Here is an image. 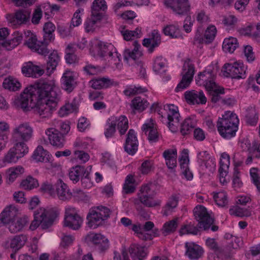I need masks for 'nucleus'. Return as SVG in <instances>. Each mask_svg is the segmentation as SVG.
Masks as SVG:
<instances>
[{
    "mask_svg": "<svg viewBox=\"0 0 260 260\" xmlns=\"http://www.w3.org/2000/svg\"><path fill=\"white\" fill-rule=\"evenodd\" d=\"M52 81H39L26 87L13 103L24 111L35 108L40 117L49 118L56 109L59 94Z\"/></svg>",
    "mask_w": 260,
    "mask_h": 260,
    "instance_id": "1",
    "label": "nucleus"
},
{
    "mask_svg": "<svg viewBox=\"0 0 260 260\" xmlns=\"http://www.w3.org/2000/svg\"><path fill=\"white\" fill-rule=\"evenodd\" d=\"M239 119L236 114L226 111L219 117L217 121V128L220 136L230 139L236 135L238 129Z\"/></svg>",
    "mask_w": 260,
    "mask_h": 260,
    "instance_id": "2",
    "label": "nucleus"
},
{
    "mask_svg": "<svg viewBox=\"0 0 260 260\" xmlns=\"http://www.w3.org/2000/svg\"><path fill=\"white\" fill-rule=\"evenodd\" d=\"M57 215V212L52 209L40 208L34 212V219L29 229L34 231L40 225L43 230H46L52 225Z\"/></svg>",
    "mask_w": 260,
    "mask_h": 260,
    "instance_id": "3",
    "label": "nucleus"
},
{
    "mask_svg": "<svg viewBox=\"0 0 260 260\" xmlns=\"http://www.w3.org/2000/svg\"><path fill=\"white\" fill-rule=\"evenodd\" d=\"M111 211L105 206L92 208L87 215V224L89 227L95 229L102 225L109 217Z\"/></svg>",
    "mask_w": 260,
    "mask_h": 260,
    "instance_id": "4",
    "label": "nucleus"
},
{
    "mask_svg": "<svg viewBox=\"0 0 260 260\" xmlns=\"http://www.w3.org/2000/svg\"><path fill=\"white\" fill-rule=\"evenodd\" d=\"M193 212L195 219L198 221L199 228L207 231L211 227L213 232L218 231V226L213 225L214 220L208 213L205 207L199 205L194 209Z\"/></svg>",
    "mask_w": 260,
    "mask_h": 260,
    "instance_id": "5",
    "label": "nucleus"
},
{
    "mask_svg": "<svg viewBox=\"0 0 260 260\" xmlns=\"http://www.w3.org/2000/svg\"><path fill=\"white\" fill-rule=\"evenodd\" d=\"M155 195L154 185L152 182H149L141 186L138 193V198L140 202L145 206L153 207L160 204V201L153 199Z\"/></svg>",
    "mask_w": 260,
    "mask_h": 260,
    "instance_id": "6",
    "label": "nucleus"
},
{
    "mask_svg": "<svg viewBox=\"0 0 260 260\" xmlns=\"http://www.w3.org/2000/svg\"><path fill=\"white\" fill-rule=\"evenodd\" d=\"M96 47L101 55L103 57L108 56L110 58L109 61H111V63H113L116 68L121 65L120 58L121 55L116 51L113 45L100 41L98 42Z\"/></svg>",
    "mask_w": 260,
    "mask_h": 260,
    "instance_id": "7",
    "label": "nucleus"
},
{
    "mask_svg": "<svg viewBox=\"0 0 260 260\" xmlns=\"http://www.w3.org/2000/svg\"><path fill=\"white\" fill-rule=\"evenodd\" d=\"M216 74V69L213 67H209L205 71L198 74L196 79L197 83L200 85H203L206 90L212 88V87L217 85L215 82Z\"/></svg>",
    "mask_w": 260,
    "mask_h": 260,
    "instance_id": "8",
    "label": "nucleus"
},
{
    "mask_svg": "<svg viewBox=\"0 0 260 260\" xmlns=\"http://www.w3.org/2000/svg\"><path fill=\"white\" fill-rule=\"evenodd\" d=\"M194 74V65L189 61L185 62L181 73L182 77L175 88V91L179 92L188 87L193 80Z\"/></svg>",
    "mask_w": 260,
    "mask_h": 260,
    "instance_id": "9",
    "label": "nucleus"
},
{
    "mask_svg": "<svg viewBox=\"0 0 260 260\" xmlns=\"http://www.w3.org/2000/svg\"><path fill=\"white\" fill-rule=\"evenodd\" d=\"M26 39L25 44L30 49L35 50L40 54L46 56L49 53V50L44 41H38L36 35L28 31L25 33Z\"/></svg>",
    "mask_w": 260,
    "mask_h": 260,
    "instance_id": "10",
    "label": "nucleus"
},
{
    "mask_svg": "<svg viewBox=\"0 0 260 260\" xmlns=\"http://www.w3.org/2000/svg\"><path fill=\"white\" fill-rule=\"evenodd\" d=\"M32 132V128L28 123H21L13 129L12 141L13 142H26L31 139Z\"/></svg>",
    "mask_w": 260,
    "mask_h": 260,
    "instance_id": "11",
    "label": "nucleus"
},
{
    "mask_svg": "<svg viewBox=\"0 0 260 260\" xmlns=\"http://www.w3.org/2000/svg\"><path fill=\"white\" fill-rule=\"evenodd\" d=\"M223 69L224 75L226 77L235 79L245 78L246 70L243 63H227L224 65Z\"/></svg>",
    "mask_w": 260,
    "mask_h": 260,
    "instance_id": "12",
    "label": "nucleus"
},
{
    "mask_svg": "<svg viewBox=\"0 0 260 260\" xmlns=\"http://www.w3.org/2000/svg\"><path fill=\"white\" fill-rule=\"evenodd\" d=\"M167 111V122L169 129L172 132H176L180 125V115L178 108L174 105H168L164 106Z\"/></svg>",
    "mask_w": 260,
    "mask_h": 260,
    "instance_id": "13",
    "label": "nucleus"
},
{
    "mask_svg": "<svg viewBox=\"0 0 260 260\" xmlns=\"http://www.w3.org/2000/svg\"><path fill=\"white\" fill-rule=\"evenodd\" d=\"M165 5L170 8L173 12L180 16H188L190 5L188 0H165Z\"/></svg>",
    "mask_w": 260,
    "mask_h": 260,
    "instance_id": "14",
    "label": "nucleus"
},
{
    "mask_svg": "<svg viewBox=\"0 0 260 260\" xmlns=\"http://www.w3.org/2000/svg\"><path fill=\"white\" fill-rule=\"evenodd\" d=\"M86 239L101 252H104L109 248L108 239L101 234L90 233L86 236Z\"/></svg>",
    "mask_w": 260,
    "mask_h": 260,
    "instance_id": "15",
    "label": "nucleus"
},
{
    "mask_svg": "<svg viewBox=\"0 0 260 260\" xmlns=\"http://www.w3.org/2000/svg\"><path fill=\"white\" fill-rule=\"evenodd\" d=\"M139 142L136 133L133 129H130L126 136L124 143V151L128 154L133 155L138 151Z\"/></svg>",
    "mask_w": 260,
    "mask_h": 260,
    "instance_id": "16",
    "label": "nucleus"
},
{
    "mask_svg": "<svg viewBox=\"0 0 260 260\" xmlns=\"http://www.w3.org/2000/svg\"><path fill=\"white\" fill-rule=\"evenodd\" d=\"M45 133L51 145L57 148L63 147L65 142L64 138L58 130L55 128H49L46 130Z\"/></svg>",
    "mask_w": 260,
    "mask_h": 260,
    "instance_id": "17",
    "label": "nucleus"
},
{
    "mask_svg": "<svg viewBox=\"0 0 260 260\" xmlns=\"http://www.w3.org/2000/svg\"><path fill=\"white\" fill-rule=\"evenodd\" d=\"M184 97L189 104H205L207 98L202 90L197 91L194 90L186 91L184 93Z\"/></svg>",
    "mask_w": 260,
    "mask_h": 260,
    "instance_id": "18",
    "label": "nucleus"
},
{
    "mask_svg": "<svg viewBox=\"0 0 260 260\" xmlns=\"http://www.w3.org/2000/svg\"><path fill=\"white\" fill-rule=\"evenodd\" d=\"M26 241L25 235H18L6 241L4 246L6 249L11 248L13 252H16L25 245Z\"/></svg>",
    "mask_w": 260,
    "mask_h": 260,
    "instance_id": "19",
    "label": "nucleus"
},
{
    "mask_svg": "<svg viewBox=\"0 0 260 260\" xmlns=\"http://www.w3.org/2000/svg\"><path fill=\"white\" fill-rule=\"evenodd\" d=\"M77 83L73 72L66 71L61 77V87L68 93L71 92L76 87Z\"/></svg>",
    "mask_w": 260,
    "mask_h": 260,
    "instance_id": "20",
    "label": "nucleus"
},
{
    "mask_svg": "<svg viewBox=\"0 0 260 260\" xmlns=\"http://www.w3.org/2000/svg\"><path fill=\"white\" fill-rule=\"evenodd\" d=\"M19 214L18 209L13 205L6 207L0 214V220L4 224H8L16 219Z\"/></svg>",
    "mask_w": 260,
    "mask_h": 260,
    "instance_id": "21",
    "label": "nucleus"
},
{
    "mask_svg": "<svg viewBox=\"0 0 260 260\" xmlns=\"http://www.w3.org/2000/svg\"><path fill=\"white\" fill-rule=\"evenodd\" d=\"M22 73L26 77L38 78L42 76L44 71L39 66L34 64L31 62H25L21 69Z\"/></svg>",
    "mask_w": 260,
    "mask_h": 260,
    "instance_id": "22",
    "label": "nucleus"
},
{
    "mask_svg": "<svg viewBox=\"0 0 260 260\" xmlns=\"http://www.w3.org/2000/svg\"><path fill=\"white\" fill-rule=\"evenodd\" d=\"M185 254L190 259H198L201 257L204 253L203 248L198 244L192 242L185 243Z\"/></svg>",
    "mask_w": 260,
    "mask_h": 260,
    "instance_id": "23",
    "label": "nucleus"
},
{
    "mask_svg": "<svg viewBox=\"0 0 260 260\" xmlns=\"http://www.w3.org/2000/svg\"><path fill=\"white\" fill-rule=\"evenodd\" d=\"M161 42L160 35L157 30H153L149 38L144 39L143 45L148 48L149 53H152L155 47L158 46Z\"/></svg>",
    "mask_w": 260,
    "mask_h": 260,
    "instance_id": "24",
    "label": "nucleus"
},
{
    "mask_svg": "<svg viewBox=\"0 0 260 260\" xmlns=\"http://www.w3.org/2000/svg\"><path fill=\"white\" fill-rule=\"evenodd\" d=\"M128 251L133 260H144L147 255L146 248L138 244H131Z\"/></svg>",
    "mask_w": 260,
    "mask_h": 260,
    "instance_id": "25",
    "label": "nucleus"
},
{
    "mask_svg": "<svg viewBox=\"0 0 260 260\" xmlns=\"http://www.w3.org/2000/svg\"><path fill=\"white\" fill-rule=\"evenodd\" d=\"M56 191L58 198L62 201H67L71 199L72 192L68 186L61 179H58L55 184Z\"/></svg>",
    "mask_w": 260,
    "mask_h": 260,
    "instance_id": "26",
    "label": "nucleus"
},
{
    "mask_svg": "<svg viewBox=\"0 0 260 260\" xmlns=\"http://www.w3.org/2000/svg\"><path fill=\"white\" fill-rule=\"evenodd\" d=\"M142 130L148 136V139L150 142H156L158 141L159 135L154 123L149 122L144 123Z\"/></svg>",
    "mask_w": 260,
    "mask_h": 260,
    "instance_id": "27",
    "label": "nucleus"
},
{
    "mask_svg": "<svg viewBox=\"0 0 260 260\" xmlns=\"http://www.w3.org/2000/svg\"><path fill=\"white\" fill-rule=\"evenodd\" d=\"M162 156L166 160V164L170 169H173L177 166V151L176 148L168 149L165 150Z\"/></svg>",
    "mask_w": 260,
    "mask_h": 260,
    "instance_id": "28",
    "label": "nucleus"
},
{
    "mask_svg": "<svg viewBox=\"0 0 260 260\" xmlns=\"http://www.w3.org/2000/svg\"><path fill=\"white\" fill-rule=\"evenodd\" d=\"M212 88L207 90L209 98L212 103L221 104L223 97L222 95L224 94V89L222 87H220L216 85Z\"/></svg>",
    "mask_w": 260,
    "mask_h": 260,
    "instance_id": "29",
    "label": "nucleus"
},
{
    "mask_svg": "<svg viewBox=\"0 0 260 260\" xmlns=\"http://www.w3.org/2000/svg\"><path fill=\"white\" fill-rule=\"evenodd\" d=\"M30 12L21 10L15 12L14 16H11L9 19L10 22L13 25H20L26 23L29 18Z\"/></svg>",
    "mask_w": 260,
    "mask_h": 260,
    "instance_id": "30",
    "label": "nucleus"
},
{
    "mask_svg": "<svg viewBox=\"0 0 260 260\" xmlns=\"http://www.w3.org/2000/svg\"><path fill=\"white\" fill-rule=\"evenodd\" d=\"M28 222V219L27 217H18L16 219H14L8 223V224H9V230L11 233H16L19 232L23 229Z\"/></svg>",
    "mask_w": 260,
    "mask_h": 260,
    "instance_id": "31",
    "label": "nucleus"
},
{
    "mask_svg": "<svg viewBox=\"0 0 260 260\" xmlns=\"http://www.w3.org/2000/svg\"><path fill=\"white\" fill-rule=\"evenodd\" d=\"M107 8L106 3L104 0H95L93 1L91 9V15L98 19H102L104 11Z\"/></svg>",
    "mask_w": 260,
    "mask_h": 260,
    "instance_id": "32",
    "label": "nucleus"
},
{
    "mask_svg": "<svg viewBox=\"0 0 260 260\" xmlns=\"http://www.w3.org/2000/svg\"><path fill=\"white\" fill-rule=\"evenodd\" d=\"M83 218L80 215L69 217H64L63 225L73 230H78L83 223Z\"/></svg>",
    "mask_w": 260,
    "mask_h": 260,
    "instance_id": "33",
    "label": "nucleus"
},
{
    "mask_svg": "<svg viewBox=\"0 0 260 260\" xmlns=\"http://www.w3.org/2000/svg\"><path fill=\"white\" fill-rule=\"evenodd\" d=\"M55 30V26L52 22H48L44 24L43 27V41L47 46L48 44L54 40L53 32Z\"/></svg>",
    "mask_w": 260,
    "mask_h": 260,
    "instance_id": "34",
    "label": "nucleus"
},
{
    "mask_svg": "<svg viewBox=\"0 0 260 260\" xmlns=\"http://www.w3.org/2000/svg\"><path fill=\"white\" fill-rule=\"evenodd\" d=\"M133 45L134 48L133 50L129 49L125 50L124 52V59L125 60H128L132 59L136 61L142 56V52L139 50L141 47L140 45L137 41H135Z\"/></svg>",
    "mask_w": 260,
    "mask_h": 260,
    "instance_id": "35",
    "label": "nucleus"
},
{
    "mask_svg": "<svg viewBox=\"0 0 260 260\" xmlns=\"http://www.w3.org/2000/svg\"><path fill=\"white\" fill-rule=\"evenodd\" d=\"M60 56L56 50H53L49 55L47 61L46 70L47 73L51 74L56 69L60 61Z\"/></svg>",
    "mask_w": 260,
    "mask_h": 260,
    "instance_id": "36",
    "label": "nucleus"
},
{
    "mask_svg": "<svg viewBox=\"0 0 260 260\" xmlns=\"http://www.w3.org/2000/svg\"><path fill=\"white\" fill-rule=\"evenodd\" d=\"M178 225V218L177 217L166 222L160 230L162 234L166 236L173 234L177 230Z\"/></svg>",
    "mask_w": 260,
    "mask_h": 260,
    "instance_id": "37",
    "label": "nucleus"
},
{
    "mask_svg": "<svg viewBox=\"0 0 260 260\" xmlns=\"http://www.w3.org/2000/svg\"><path fill=\"white\" fill-rule=\"evenodd\" d=\"M91 87L95 89L107 88L113 85V82L108 78H95L90 81Z\"/></svg>",
    "mask_w": 260,
    "mask_h": 260,
    "instance_id": "38",
    "label": "nucleus"
},
{
    "mask_svg": "<svg viewBox=\"0 0 260 260\" xmlns=\"http://www.w3.org/2000/svg\"><path fill=\"white\" fill-rule=\"evenodd\" d=\"M86 171L83 166L77 165L71 168L69 173L70 179L74 182L77 183L85 174Z\"/></svg>",
    "mask_w": 260,
    "mask_h": 260,
    "instance_id": "39",
    "label": "nucleus"
},
{
    "mask_svg": "<svg viewBox=\"0 0 260 260\" xmlns=\"http://www.w3.org/2000/svg\"><path fill=\"white\" fill-rule=\"evenodd\" d=\"M116 116H111L108 119L106 123L104 132L105 137L109 139L113 137L116 131Z\"/></svg>",
    "mask_w": 260,
    "mask_h": 260,
    "instance_id": "40",
    "label": "nucleus"
},
{
    "mask_svg": "<svg viewBox=\"0 0 260 260\" xmlns=\"http://www.w3.org/2000/svg\"><path fill=\"white\" fill-rule=\"evenodd\" d=\"M178 198L176 196H172L166 205L162 208V213L165 216H168L172 213L173 210L177 206Z\"/></svg>",
    "mask_w": 260,
    "mask_h": 260,
    "instance_id": "41",
    "label": "nucleus"
},
{
    "mask_svg": "<svg viewBox=\"0 0 260 260\" xmlns=\"http://www.w3.org/2000/svg\"><path fill=\"white\" fill-rule=\"evenodd\" d=\"M238 46V40L236 38L231 37L224 40L222 44L223 50L225 52L232 53Z\"/></svg>",
    "mask_w": 260,
    "mask_h": 260,
    "instance_id": "42",
    "label": "nucleus"
},
{
    "mask_svg": "<svg viewBox=\"0 0 260 260\" xmlns=\"http://www.w3.org/2000/svg\"><path fill=\"white\" fill-rule=\"evenodd\" d=\"M116 126L117 125L120 135L121 136L124 135L128 128V121L127 117L124 115L116 116Z\"/></svg>",
    "mask_w": 260,
    "mask_h": 260,
    "instance_id": "43",
    "label": "nucleus"
},
{
    "mask_svg": "<svg viewBox=\"0 0 260 260\" xmlns=\"http://www.w3.org/2000/svg\"><path fill=\"white\" fill-rule=\"evenodd\" d=\"M48 152L42 146H38L32 155V158L36 161L44 162L48 160Z\"/></svg>",
    "mask_w": 260,
    "mask_h": 260,
    "instance_id": "44",
    "label": "nucleus"
},
{
    "mask_svg": "<svg viewBox=\"0 0 260 260\" xmlns=\"http://www.w3.org/2000/svg\"><path fill=\"white\" fill-rule=\"evenodd\" d=\"M102 19H98L91 15L90 17L87 18L84 23L85 30L87 32H93L95 30Z\"/></svg>",
    "mask_w": 260,
    "mask_h": 260,
    "instance_id": "45",
    "label": "nucleus"
},
{
    "mask_svg": "<svg viewBox=\"0 0 260 260\" xmlns=\"http://www.w3.org/2000/svg\"><path fill=\"white\" fill-rule=\"evenodd\" d=\"M146 100L140 96H136L132 101V107L140 112L144 110L148 106Z\"/></svg>",
    "mask_w": 260,
    "mask_h": 260,
    "instance_id": "46",
    "label": "nucleus"
},
{
    "mask_svg": "<svg viewBox=\"0 0 260 260\" xmlns=\"http://www.w3.org/2000/svg\"><path fill=\"white\" fill-rule=\"evenodd\" d=\"M194 127V122L190 118H186L181 124L180 133L183 136L189 134Z\"/></svg>",
    "mask_w": 260,
    "mask_h": 260,
    "instance_id": "47",
    "label": "nucleus"
},
{
    "mask_svg": "<svg viewBox=\"0 0 260 260\" xmlns=\"http://www.w3.org/2000/svg\"><path fill=\"white\" fill-rule=\"evenodd\" d=\"M3 85L5 89L14 91L18 90L21 86L20 82L16 79L12 77L5 79Z\"/></svg>",
    "mask_w": 260,
    "mask_h": 260,
    "instance_id": "48",
    "label": "nucleus"
},
{
    "mask_svg": "<svg viewBox=\"0 0 260 260\" xmlns=\"http://www.w3.org/2000/svg\"><path fill=\"white\" fill-rule=\"evenodd\" d=\"M20 185L22 188L26 190H31L39 186L38 181L32 177L29 176L22 180Z\"/></svg>",
    "mask_w": 260,
    "mask_h": 260,
    "instance_id": "49",
    "label": "nucleus"
},
{
    "mask_svg": "<svg viewBox=\"0 0 260 260\" xmlns=\"http://www.w3.org/2000/svg\"><path fill=\"white\" fill-rule=\"evenodd\" d=\"M163 31L165 35L169 36L172 38H182L179 28L174 25L166 26Z\"/></svg>",
    "mask_w": 260,
    "mask_h": 260,
    "instance_id": "50",
    "label": "nucleus"
},
{
    "mask_svg": "<svg viewBox=\"0 0 260 260\" xmlns=\"http://www.w3.org/2000/svg\"><path fill=\"white\" fill-rule=\"evenodd\" d=\"M77 109V106L75 103H68L60 108L58 114L60 117H64L69 113L76 112Z\"/></svg>",
    "mask_w": 260,
    "mask_h": 260,
    "instance_id": "51",
    "label": "nucleus"
},
{
    "mask_svg": "<svg viewBox=\"0 0 260 260\" xmlns=\"http://www.w3.org/2000/svg\"><path fill=\"white\" fill-rule=\"evenodd\" d=\"M199 232V230L198 228L191 222L188 224L182 225L179 230V234L181 236L185 234L197 235Z\"/></svg>",
    "mask_w": 260,
    "mask_h": 260,
    "instance_id": "52",
    "label": "nucleus"
},
{
    "mask_svg": "<svg viewBox=\"0 0 260 260\" xmlns=\"http://www.w3.org/2000/svg\"><path fill=\"white\" fill-rule=\"evenodd\" d=\"M165 59L162 56H157L153 61V70L156 73H162L165 72Z\"/></svg>",
    "mask_w": 260,
    "mask_h": 260,
    "instance_id": "53",
    "label": "nucleus"
},
{
    "mask_svg": "<svg viewBox=\"0 0 260 260\" xmlns=\"http://www.w3.org/2000/svg\"><path fill=\"white\" fill-rule=\"evenodd\" d=\"M24 169L20 166L10 168L7 172V179L10 183L13 182L17 176L23 173Z\"/></svg>",
    "mask_w": 260,
    "mask_h": 260,
    "instance_id": "54",
    "label": "nucleus"
},
{
    "mask_svg": "<svg viewBox=\"0 0 260 260\" xmlns=\"http://www.w3.org/2000/svg\"><path fill=\"white\" fill-rule=\"evenodd\" d=\"M231 215H235L238 217H249L251 215V211L247 209L240 208L239 206H235L229 210Z\"/></svg>",
    "mask_w": 260,
    "mask_h": 260,
    "instance_id": "55",
    "label": "nucleus"
},
{
    "mask_svg": "<svg viewBox=\"0 0 260 260\" xmlns=\"http://www.w3.org/2000/svg\"><path fill=\"white\" fill-rule=\"evenodd\" d=\"M121 30V33L123 37V39L126 41H129L133 38H140L141 30L139 28H136L135 30H129L128 29Z\"/></svg>",
    "mask_w": 260,
    "mask_h": 260,
    "instance_id": "56",
    "label": "nucleus"
},
{
    "mask_svg": "<svg viewBox=\"0 0 260 260\" xmlns=\"http://www.w3.org/2000/svg\"><path fill=\"white\" fill-rule=\"evenodd\" d=\"M15 143L12 148L15 149L16 153L18 155L19 157L21 158L28 152V148L24 142H14Z\"/></svg>",
    "mask_w": 260,
    "mask_h": 260,
    "instance_id": "57",
    "label": "nucleus"
},
{
    "mask_svg": "<svg viewBox=\"0 0 260 260\" xmlns=\"http://www.w3.org/2000/svg\"><path fill=\"white\" fill-rule=\"evenodd\" d=\"M213 198L219 206L225 207L228 204L227 194L225 191H220L214 193Z\"/></svg>",
    "mask_w": 260,
    "mask_h": 260,
    "instance_id": "58",
    "label": "nucleus"
},
{
    "mask_svg": "<svg viewBox=\"0 0 260 260\" xmlns=\"http://www.w3.org/2000/svg\"><path fill=\"white\" fill-rule=\"evenodd\" d=\"M216 32V28L214 25H211L206 28L204 34L206 44H209L214 40Z\"/></svg>",
    "mask_w": 260,
    "mask_h": 260,
    "instance_id": "59",
    "label": "nucleus"
},
{
    "mask_svg": "<svg viewBox=\"0 0 260 260\" xmlns=\"http://www.w3.org/2000/svg\"><path fill=\"white\" fill-rule=\"evenodd\" d=\"M147 90L141 86H129L123 91V93L126 96H131L138 93L145 92Z\"/></svg>",
    "mask_w": 260,
    "mask_h": 260,
    "instance_id": "60",
    "label": "nucleus"
},
{
    "mask_svg": "<svg viewBox=\"0 0 260 260\" xmlns=\"http://www.w3.org/2000/svg\"><path fill=\"white\" fill-rule=\"evenodd\" d=\"M206 245L213 250L218 256L223 253V249L219 247L215 239L208 238L206 241Z\"/></svg>",
    "mask_w": 260,
    "mask_h": 260,
    "instance_id": "61",
    "label": "nucleus"
},
{
    "mask_svg": "<svg viewBox=\"0 0 260 260\" xmlns=\"http://www.w3.org/2000/svg\"><path fill=\"white\" fill-rule=\"evenodd\" d=\"M179 161L182 172L189 168L188 150L187 149H183L182 151Z\"/></svg>",
    "mask_w": 260,
    "mask_h": 260,
    "instance_id": "62",
    "label": "nucleus"
},
{
    "mask_svg": "<svg viewBox=\"0 0 260 260\" xmlns=\"http://www.w3.org/2000/svg\"><path fill=\"white\" fill-rule=\"evenodd\" d=\"M250 32V36L252 39L260 42V22L256 24H251L247 27Z\"/></svg>",
    "mask_w": 260,
    "mask_h": 260,
    "instance_id": "63",
    "label": "nucleus"
},
{
    "mask_svg": "<svg viewBox=\"0 0 260 260\" xmlns=\"http://www.w3.org/2000/svg\"><path fill=\"white\" fill-rule=\"evenodd\" d=\"M14 148H10L7 153L4 157V161L6 163H15L20 158L18 155L16 153Z\"/></svg>",
    "mask_w": 260,
    "mask_h": 260,
    "instance_id": "64",
    "label": "nucleus"
}]
</instances>
